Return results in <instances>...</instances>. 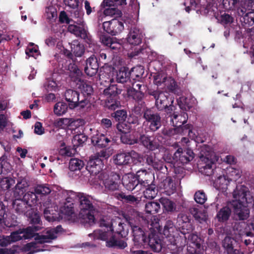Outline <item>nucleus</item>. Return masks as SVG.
Returning a JSON list of instances; mask_svg holds the SVG:
<instances>
[{
    "mask_svg": "<svg viewBox=\"0 0 254 254\" xmlns=\"http://www.w3.org/2000/svg\"><path fill=\"white\" fill-rule=\"evenodd\" d=\"M233 196L235 199L217 211L215 218L219 223L227 222L232 213L231 208L239 220H245L249 217V207L253 205L254 199L248 189L244 185L237 186Z\"/></svg>",
    "mask_w": 254,
    "mask_h": 254,
    "instance_id": "f257e3e1",
    "label": "nucleus"
},
{
    "mask_svg": "<svg viewBox=\"0 0 254 254\" xmlns=\"http://www.w3.org/2000/svg\"><path fill=\"white\" fill-rule=\"evenodd\" d=\"M79 217L80 223L85 227L91 226L95 224V218L94 213L96 208L93 205V198L88 194L83 192L79 193Z\"/></svg>",
    "mask_w": 254,
    "mask_h": 254,
    "instance_id": "f03ea898",
    "label": "nucleus"
},
{
    "mask_svg": "<svg viewBox=\"0 0 254 254\" xmlns=\"http://www.w3.org/2000/svg\"><path fill=\"white\" fill-rule=\"evenodd\" d=\"M124 217L131 227L134 241L145 243L146 235L142 225L146 220L142 215L134 209H131L124 214Z\"/></svg>",
    "mask_w": 254,
    "mask_h": 254,
    "instance_id": "7ed1b4c3",
    "label": "nucleus"
},
{
    "mask_svg": "<svg viewBox=\"0 0 254 254\" xmlns=\"http://www.w3.org/2000/svg\"><path fill=\"white\" fill-rule=\"evenodd\" d=\"M211 154L210 149L208 147L201 149L199 157L205 165L199 167V171L202 174L209 177V180L211 181L220 173H223V171L221 168L216 167V163L211 159Z\"/></svg>",
    "mask_w": 254,
    "mask_h": 254,
    "instance_id": "20e7f679",
    "label": "nucleus"
},
{
    "mask_svg": "<svg viewBox=\"0 0 254 254\" xmlns=\"http://www.w3.org/2000/svg\"><path fill=\"white\" fill-rule=\"evenodd\" d=\"M143 118L146 125L152 132L158 130L161 127V118L159 113L150 109H146L143 112Z\"/></svg>",
    "mask_w": 254,
    "mask_h": 254,
    "instance_id": "39448f33",
    "label": "nucleus"
},
{
    "mask_svg": "<svg viewBox=\"0 0 254 254\" xmlns=\"http://www.w3.org/2000/svg\"><path fill=\"white\" fill-rule=\"evenodd\" d=\"M102 27L107 33L116 36L124 29V21L122 18H114L110 21L104 22Z\"/></svg>",
    "mask_w": 254,
    "mask_h": 254,
    "instance_id": "423d86ee",
    "label": "nucleus"
},
{
    "mask_svg": "<svg viewBox=\"0 0 254 254\" xmlns=\"http://www.w3.org/2000/svg\"><path fill=\"white\" fill-rule=\"evenodd\" d=\"M194 154L193 151L189 148L183 149L179 147L172 156V160L174 161H180L182 164H187L191 161L194 158ZM172 158L170 157L169 162H172Z\"/></svg>",
    "mask_w": 254,
    "mask_h": 254,
    "instance_id": "0eeeda50",
    "label": "nucleus"
},
{
    "mask_svg": "<svg viewBox=\"0 0 254 254\" xmlns=\"http://www.w3.org/2000/svg\"><path fill=\"white\" fill-rule=\"evenodd\" d=\"M138 143L143 145L146 149L154 151L159 149L160 151L166 150V148L160 145L155 139L153 136H149L146 134H140L138 137Z\"/></svg>",
    "mask_w": 254,
    "mask_h": 254,
    "instance_id": "6e6552de",
    "label": "nucleus"
},
{
    "mask_svg": "<svg viewBox=\"0 0 254 254\" xmlns=\"http://www.w3.org/2000/svg\"><path fill=\"white\" fill-rule=\"evenodd\" d=\"M86 65L84 67L85 73L89 76L92 77L97 73L100 66V58L95 55H91L86 60Z\"/></svg>",
    "mask_w": 254,
    "mask_h": 254,
    "instance_id": "1a4fd4ad",
    "label": "nucleus"
},
{
    "mask_svg": "<svg viewBox=\"0 0 254 254\" xmlns=\"http://www.w3.org/2000/svg\"><path fill=\"white\" fill-rule=\"evenodd\" d=\"M104 164L102 159L96 158L94 156H91L87 163L86 169L91 175H96L102 170Z\"/></svg>",
    "mask_w": 254,
    "mask_h": 254,
    "instance_id": "9d476101",
    "label": "nucleus"
},
{
    "mask_svg": "<svg viewBox=\"0 0 254 254\" xmlns=\"http://www.w3.org/2000/svg\"><path fill=\"white\" fill-rule=\"evenodd\" d=\"M67 30L69 32L73 34L76 37H79L84 39L88 43H90L92 42L91 35L83 27L74 24H69L68 26Z\"/></svg>",
    "mask_w": 254,
    "mask_h": 254,
    "instance_id": "9b49d317",
    "label": "nucleus"
},
{
    "mask_svg": "<svg viewBox=\"0 0 254 254\" xmlns=\"http://www.w3.org/2000/svg\"><path fill=\"white\" fill-rule=\"evenodd\" d=\"M143 37L141 30L134 26L131 27L127 39L129 44L138 46L141 43Z\"/></svg>",
    "mask_w": 254,
    "mask_h": 254,
    "instance_id": "f8f14e48",
    "label": "nucleus"
},
{
    "mask_svg": "<svg viewBox=\"0 0 254 254\" xmlns=\"http://www.w3.org/2000/svg\"><path fill=\"white\" fill-rule=\"evenodd\" d=\"M120 181V175L115 172H112L108 177L103 181V183L106 189L114 191L118 189Z\"/></svg>",
    "mask_w": 254,
    "mask_h": 254,
    "instance_id": "ddd939ff",
    "label": "nucleus"
},
{
    "mask_svg": "<svg viewBox=\"0 0 254 254\" xmlns=\"http://www.w3.org/2000/svg\"><path fill=\"white\" fill-rule=\"evenodd\" d=\"M177 185L175 180L168 177L161 183L160 188L163 190V193L167 195H171L176 191Z\"/></svg>",
    "mask_w": 254,
    "mask_h": 254,
    "instance_id": "4468645a",
    "label": "nucleus"
},
{
    "mask_svg": "<svg viewBox=\"0 0 254 254\" xmlns=\"http://www.w3.org/2000/svg\"><path fill=\"white\" fill-rule=\"evenodd\" d=\"M211 181L213 182L214 187L216 190L222 192L226 191L230 182L228 177L224 175L223 173H220V175H218L216 178H214Z\"/></svg>",
    "mask_w": 254,
    "mask_h": 254,
    "instance_id": "2eb2a0df",
    "label": "nucleus"
},
{
    "mask_svg": "<svg viewBox=\"0 0 254 254\" xmlns=\"http://www.w3.org/2000/svg\"><path fill=\"white\" fill-rule=\"evenodd\" d=\"M135 177L137 179L138 184L142 187L143 186H148L149 183L152 181H154V175L144 169L138 170L136 172Z\"/></svg>",
    "mask_w": 254,
    "mask_h": 254,
    "instance_id": "dca6fc26",
    "label": "nucleus"
},
{
    "mask_svg": "<svg viewBox=\"0 0 254 254\" xmlns=\"http://www.w3.org/2000/svg\"><path fill=\"white\" fill-rule=\"evenodd\" d=\"M161 240L159 236L155 232L150 233L146 239L145 243H147L150 247L155 252L159 251L161 249V245L160 244Z\"/></svg>",
    "mask_w": 254,
    "mask_h": 254,
    "instance_id": "f3484780",
    "label": "nucleus"
},
{
    "mask_svg": "<svg viewBox=\"0 0 254 254\" xmlns=\"http://www.w3.org/2000/svg\"><path fill=\"white\" fill-rule=\"evenodd\" d=\"M122 184L126 190L132 191L139 185L134 175L128 174L122 178Z\"/></svg>",
    "mask_w": 254,
    "mask_h": 254,
    "instance_id": "a211bd4d",
    "label": "nucleus"
},
{
    "mask_svg": "<svg viewBox=\"0 0 254 254\" xmlns=\"http://www.w3.org/2000/svg\"><path fill=\"white\" fill-rule=\"evenodd\" d=\"M155 105L159 110H163L171 106L173 103L172 96H154Z\"/></svg>",
    "mask_w": 254,
    "mask_h": 254,
    "instance_id": "6ab92c4d",
    "label": "nucleus"
},
{
    "mask_svg": "<svg viewBox=\"0 0 254 254\" xmlns=\"http://www.w3.org/2000/svg\"><path fill=\"white\" fill-rule=\"evenodd\" d=\"M91 141L94 146L100 148H105L111 142V140L105 134L98 133L92 137Z\"/></svg>",
    "mask_w": 254,
    "mask_h": 254,
    "instance_id": "aec40b11",
    "label": "nucleus"
},
{
    "mask_svg": "<svg viewBox=\"0 0 254 254\" xmlns=\"http://www.w3.org/2000/svg\"><path fill=\"white\" fill-rule=\"evenodd\" d=\"M13 207L17 214L25 216L30 210V207L22 199H15L13 202Z\"/></svg>",
    "mask_w": 254,
    "mask_h": 254,
    "instance_id": "412c9836",
    "label": "nucleus"
},
{
    "mask_svg": "<svg viewBox=\"0 0 254 254\" xmlns=\"http://www.w3.org/2000/svg\"><path fill=\"white\" fill-rule=\"evenodd\" d=\"M80 96H73L72 98H67L65 100L68 102V106L70 109L75 108H79V109L84 108L88 104V101L87 99H82L79 101Z\"/></svg>",
    "mask_w": 254,
    "mask_h": 254,
    "instance_id": "4be33fe9",
    "label": "nucleus"
},
{
    "mask_svg": "<svg viewBox=\"0 0 254 254\" xmlns=\"http://www.w3.org/2000/svg\"><path fill=\"white\" fill-rule=\"evenodd\" d=\"M188 119V114L183 111L181 112L180 114H173L171 117L170 121L174 127L178 128L182 125H184V124H185L187 122Z\"/></svg>",
    "mask_w": 254,
    "mask_h": 254,
    "instance_id": "5701e85b",
    "label": "nucleus"
},
{
    "mask_svg": "<svg viewBox=\"0 0 254 254\" xmlns=\"http://www.w3.org/2000/svg\"><path fill=\"white\" fill-rule=\"evenodd\" d=\"M177 100L181 109L188 111L193 107L195 99L194 96H180Z\"/></svg>",
    "mask_w": 254,
    "mask_h": 254,
    "instance_id": "b1692460",
    "label": "nucleus"
},
{
    "mask_svg": "<svg viewBox=\"0 0 254 254\" xmlns=\"http://www.w3.org/2000/svg\"><path fill=\"white\" fill-rule=\"evenodd\" d=\"M132 161V158L129 153H120L115 156L114 162L118 166L129 165Z\"/></svg>",
    "mask_w": 254,
    "mask_h": 254,
    "instance_id": "393cba45",
    "label": "nucleus"
},
{
    "mask_svg": "<svg viewBox=\"0 0 254 254\" xmlns=\"http://www.w3.org/2000/svg\"><path fill=\"white\" fill-rule=\"evenodd\" d=\"M177 222L182 230H191L192 225L190 215L184 213L180 214L178 217Z\"/></svg>",
    "mask_w": 254,
    "mask_h": 254,
    "instance_id": "a878e982",
    "label": "nucleus"
},
{
    "mask_svg": "<svg viewBox=\"0 0 254 254\" xmlns=\"http://www.w3.org/2000/svg\"><path fill=\"white\" fill-rule=\"evenodd\" d=\"M241 12L242 15L240 17V21L243 26L246 28L253 26L254 24V11L246 13L242 10Z\"/></svg>",
    "mask_w": 254,
    "mask_h": 254,
    "instance_id": "bb28decb",
    "label": "nucleus"
},
{
    "mask_svg": "<svg viewBox=\"0 0 254 254\" xmlns=\"http://www.w3.org/2000/svg\"><path fill=\"white\" fill-rule=\"evenodd\" d=\"M26 216L28 217V220L32 226L40 225L41 228H42V223L41 220V218L39 212H38L37 210H29Z\"/></svg>",
    "mask_w": 254,
    "mask_h": 254,
    "instance_id": "cd10ccee",
    "label": "nucleus"
},
{
    "mask_svg": "<svg viewBox=\"0 0 254 254\" xmlns=\"http://www.w3.org/2000/svg\"><path fill=\"white\" fill-rule=\"evenodd\" d=\"M119 96H108L105 102V107L114 111L121 106Z\"/></svg>",
    "mask_w": 254,
    "mask_h": 254,
    "instance_id": "c85d7f7f",
    "label": "nucleus"
},
{
    "mask_svg": "<svg viewBox=\"0 0 254 254\" xmlns=\"http://www.w3.org/2000/svg\"><path fill=\"white\" fill-rule=\"evenodd\" d=\"M145 190L143 191L144 196L147 199H152L155 197L158 193V189L156 185L154 183V181H151L148 186H143Z\"/></svg>",
    "mask_w": 254,
    "mask_h": 254,
    "instance_id": "c756f323",
    "label": "nucleus"
},
{
    "mask_svg": "<svg viewBox=\"0 0 254 254\" xmlns=\"http://www.w3.org/2000/svg\"><path fill=\"white\" fill-rule=\"evenodd\" d=\"M130 79L129 68L123 66L117 73L116 80L119 83H124Z\"/></svg>",
    "mask_w": 254,
    "mask_h": 254,
    "instance_id": "7c9ffc66",
    "label": "nucleus"
},
{
    "mask_svg": "<svg viewBox=\"0 0 254 254\" xmlns=\"http://www.w3.org/2000/svg\"><path fill=\"white\" fill-rule=\"evenodd\" d=\"M190 213L193 215L195 219L200 223L206 222L208 214L205 210H199L196 208L190 209Z\"/></svg>",
    "mask_w": 254,
    "mask_h": 254,
    "instance_id": "2f4dec72",
    "label": "nucleus"
},
{
    "mask_svg": "<svg viewBox=\"0 0 254 254\" xmlns=\"http://www.w3.org/2000/svg\"><path fill=\"white\" fill-rule=\"evenodd\" d=\"M68 70L69 71V76L73 81L76 82L81 78L82 72L75 63L69 64L68 65Z\"/></svg>",
    "mask_w": 254,
    "mask_h": 254,
    "instance_id": "473e14b6",
    "label": "nucleus"
},
{
    "mask_svg": "<svg viewBox=\"0 0 254 254\" xmlns=\"http://www.w3.org/2000/svg\"><path fill=\"white\" fill-rule=\"evenodd\" d=\"M166 86L168 91L174 94H178L181 92V90L178 86L175 80L171 76L168 77L164 85Z\"/></svg>",
    "mask_w": 254,
    "mask_h": 254,
    "instance_id": "72a5a7b5",
    "label": "nucleus"
},
{
    "mask_svg": "<svg viewBox=\"0 0 254 254\" xmlns=\"http://www.w3.org/2000/svg\"><path fill=\"white\" fill-rule=\"evenodd\" d=\"M76 85L83 95H91L93 92L92 86L85 82L81 78L77 80Z\"/></svg>",
    "mask_w": 254,
    "mask_h": 254,
    "instance_id": "f704fd0d",
    "label": "nucleus"
},
{
    "mask_svg": "<svg viewBox=\"0 0 254 254\" xmlns=\"http://www.w3.org/2000/svg\"><path fill=\"white\" fill-rule=\"evenodd\" d=\"M129 72L130 79L139 81L143 77L144 69L143 66L138 65L131 68Z\"/></svg>",
    "mask_w": 254,
    "mask_h": 254,
    "instance_id": "c9c22d12",
    "label": "nucleus"
},
{
    "mask_svg": "<svg viewBox=\"0 0 254 254\" xmlns=\"http://www.w3.org/2000/svg\"><path fill=\"white\" fill-rule=\"evenodd\" d=\"M79 192H76L72 190H64L62 192L63 195L65 199L64 203L73 204L74 202L78 200Z\"/></svg>",
    "mask_w": 254,
    "mask_h": 254,
    "instance_id": "e433bc0d",
    "label": "nucleus"
},
{
    "mask_svg": "<svg viewBox=\"0 0 254 254\" xmlns=\"http://www.w3.org/2000/svg\"><path fill=\"white\" fill-rule=\"evenodd\" d=\"M103 13L105 16H109L114 17V18H121L122 16V12L119 9L115 7L114 5L106 6Z\"/></svg>",
    "mask_w": 254,
    "mask_h": 254,
    "instance_id": "4c0bfd02",
    "label": "nucleus"
},
{
    "mask_svg": "<svg viewBox=\"0 0 254 254\" xmlns=\"http://www.w3.org/2000/svg\"><path fill=\"white\" fill-rule=\"evenodd\" d=\"M145 89L144 85L133 83L132 87L127 89V95H144L143 90Z\"/></svg>",
    "mask_w": 254,
    "mask_h": 254,
    "instance_id": "58836bf2",
    "label": "nucleus"
},
{
    "mask_svg": "<svg viewBox=\"0 0 254 254\" xmlns=\"http://www.w3.org/2000/svg\"><path fill=\"white\" fill-rule=\"evenodd\" d=\"M16 222L10 223L7 219L6 208L2 202H0V224H3L7 227H12L15 225Z\"/></svg>",
    "mask_w": 254,
    "mask_h": 254,
    "instance_id": "ea45409f",
    "label": "nucleus"
},
{
    "mask_svg": "<svg viewBox=\"0 0 254 254\" xmlns=\"http://www.w3.org/2000/svg\"><path fill=\"white\" fill-rule=\"evenodd\" d=\"M30 207V209H34L32 206L35 205L37 201V196L35 192L28 191L26 193L22 198Z\"/></svg>",
    "mask_w": 254,
    "mask_h": 254,
    "instance_id": "a19ab883",
    "label": "nucleus"
},
{
    "mask_svg": "<svg viewBox=\"0 0 254 254\" xmlns=\"http://www.w3.org/2000/svg\"><path fill=\"white\" fill-rule=\"evenodd\" d=\"M41 229V227L38 226H31L27 227L25 229L21 230V233L23 234V238L25 240L33 237L35 232Z\"/></svg>",
    "mask_w": 254,
    "mask_h": 254,
    "instance_id": "79ce46f5",
    "label": "nucleus"
},
{
    "mask_svg": "<svg viewBox=\"0 0 254 254\" xmlns=\"http://www.w3.org/2000/svg\"><path fill=\"white\" fill-rule=\"evenodd\" d=\"M160 209V204L159 202L150 201L146 203L145 211L148 214H155L158 212Z\"/></svg>",
    "mask_w": 254,
    "mask_h": 254,
    "instance_id": "37998d69",
    "label": "nucleus"
},
{
    "mask_svg": "<svg viewBox=\"0 0 254 254\" xmlns=\"http://www.w3.org/2000/svg\"><path fill=\"white\" fill-rule=\"evenodd\" d=\"M193 128V127L191 124H184V125L177 128V133L184 135L188 134L190 137L194 138L195 135L192 131Z\"/></svg>",
    "mask_w": 254,
    "mask_h": 254,
    "instance_id": "c03bdc74",
    "label": "nucleus"
},
{
    "mask_svg": "<svg viewBox=\"0 0 254 254\" xmlns=\"http://www.w3.org/2000/svg\"><path fill=\"white\" fill-rule=\"evenodd\" d=\"M84 166V162L79 159L71 158L69 163V169L71 171L80 170Z\"/></svg>",
    "mask_w": 254,
    "mask_h": 254,
    "instance_id": "a18cd8bd",
    "label": "nucleus"
},
{
    "mask_svg": "<svg viewBox=\"0 0 254 254\" xmlns=\"http://www.w3.org/2000/svg\"><path fill=\"white\" fill-rule=\"evenodd\" d=\"M160 202L166 211L172 212L176 210V205L175 203L169 199L161 198L160 199Z\"/></svg>",
    "mask_w": 254,
    "mask_h": 254,
    "instance_id": "49530a36",
    "label": "nucleus"
},
{
    "mask_svg": "<svg viewBox=\"0 0 254 254\" xmlns=\"http://www.w3.org/2000/svg\"><path fill=\"white\" fill-rule=\"evenodd\" d=\"M168 77L164 72H157L153 76V83L157 86L165 85Z\"/></svg>",
    "mask_w": 254,
    "mask_h": 254,
    "instance_id": "de8ad7c7",
    "label": "nucleus"
},
{
    "mask_svg": "<svg viewBox=\"0 0 254 254\" xmlns=\"http://www.w3.org/2000/svg\"><path fill=\"white\" fill-rule=\"evenodd\" d=\"M29 183L27 180L24 178H19L17 180V184L15 186V190H19L18 193H23L26 190V189L29 187Z\"/></svg>",
    "mask_w": 254,
    "mask_h": 254,
    "instance_id": "09e8293b",
    "label": "nucleus"
},
{
    "mask_svg": "<svg viewBox=\"0 0 254 254\" xmlns=\"http://www.w3.org/2000/svg\"><path fill=\"white\" fill-rule=\"evenodd\" d=\"M233 240L230 237H226L222 242V246L227 252V254H234L235 250L234 249Z\"/></svg>",
    "mask_w": 254,
    "mask_h": 254,
    "instance_id": "8fccbe9b",
    "label": "nucleus"
},
{
    "mask_svg": "<svg viewBox=\"0 0 254 254\" xmlns=\"http://www.w3.org/2000/svg\"><path fill=\"white\" fill-rule=\"evenodd\" d=\"M68 106L66 103L63 102H59L56 103L54 108L55 114L61 116L66 113Z\"/></svg>",
    "mask_w": 254,
    "mask_h": 254,
    "instance_id": "3c124183",
    "label": "nucleus"
},
{
    "mask_svg": "<svg viewBox=\"0 0 254 254\" xmlns=\"http://www.w3.org/2000/svg\"><path fill=\"white\" fill-rule=\"evenodd\" d=\"M15 184V180L11 177H5L0 181V187L1 190H9Z\"/></svg>",
    "mask_w": 254,
    "mask_h": 254,
    "instance_id": "603ef678",
    "label": "nucleus"
},
{
    "mask_svg": "<svg viewBox=\"0 0 254 254\" xmlns=\"http://www.w3.org/2000/svg\"><path fill=\"white\" fill-rule=\"evenodd\" d=\"M87 139V136L85 134L80 133L73 136L72 143L74 146L78 147L82 145Z\"/></svg>",
    "mask_w": 254,
    "mask_h": 254,
    "instance_id": "864d4df0",
    "label": "nucleus"
},
{
    "mask_svg": "<svg viewBox=\"0 0 254 254\" xmlns=\"http://www.w3.org/2000/svg\"><path fill=\"white\" fill-rule=\"evenodd\" d=\"M44 87L48 92L59 90V86L56 81L51 78L47 79L44 84Z\"/></svg>",
    "mask_w": 254,
    "mask_h": 254,
    "instance_id": "5fc2aeb1",
    "label": "nucleus"
},
{
    "mask_svg": "<svg viewBox=\"0 0 254 254\" xmlns=\"http://www.w3.org/2000/svg\"><path fill=\"white\" fill-rule=\"evenodd\" d=\"M176 227L173 221L168 220L166 222L164 227L163 234L167 237H172V233L174 232Z\"/></svg>",
    "mask_w": 254,
    "mask_h": 254,
    "instance_id": "6e6d98bb",
    "label": "nucleus"
},
{
    "mask_svg": "<svg viewBox=\"0 0 254 254\" xmlns=\"http://www.w3.org/2000/svg\"><path fill=\"white\" fill-rule=\"evenodd\" d=\"M34 191L36 194L46 195L51 192V190L47 185H39L34 188Z\"/></svg>",
    "mask_w": 254,
    "mask_h": 254,
    "instance_id": "4d7b16f0",
    "label": "nucleus"
},
{
    "mask_svg": "<svg viewBox=\"0 0 254 254\" xmlns=\"http://www.w3.org/2000/svg\"><path fill=\"white\" fill-rule=\"evenodd\" d=\"M71 51L75 57H81L84 53L85 49L83 45L79 43L73 44L71 46Z\"/></svg>",
    "mask_w": 254,
    "mask_h": 254,
    "instance_id": "13d9d810",
    "label": "nucleus"
},
{
    "mask_svg": "<svg viewBox=\"0 0 254 254\" xmlns=\"http://www.w3.org/2000/svg\"><path fill=\"white\" fill-rule=\"evenodd\" d=\"M111 5L124 6L127 5V0H104L101 4L102 8Z\"/></svg>",
    "mask_w": 254,
    "mask_h": 254,
    "instance_id": "bf43d9fd",
    "label": "nucleus"
},
{
    "mask_svg": "<svg viewBox=\"0 0 254 254\" xmlns=\"http://www.w3.org/2000/svg\"><path fill=\"white\" fill-rule=\"evenodd\" d=\"M122 91L117 85H111L104 90V95H119L122 94Z\"/></svg>",
    "mask_w": 254,
    "mask_h": 254,
    "instance_id": "052dcab7",
    "label": "nucleus"
},
{
    "mask_svg": "<svg viewBox=\"0 0 254 254\" xmlns=\"http://www.w3.org/2000/svg\"><path fill=\"white\" fill-rule=\"evenodd\" d=\"M61 211L65 215L68 216H72L74 214V204L70 203H64L63 206L61 208Z\"/></svg>",
    "mask_w": 254,
    "mask_h": 254,
    "instance_id": "680f3d73",
    "label": "nucleus"
},
{
    "mask_svg": "<svg viewBox=\"0 0 254 254\" xmlns=\"http://www.w3.org/2000/svg\"><path fill=\"white\" fill-rule=\"evenodd\" d=\"M109 245L111 247L118 248L120 249H124L127 246V244L123 240L111 239L108 242Z\"/></svg>",
    "mask_w": 254,
    "mask_h": 254,
    "instance_id": "e2e57ef3",
    "label": "nucleus"
},
{
    "mask_svg": "<svg viewBox=\"0 0 254 254\" xmlns=\"http://www.w3.org/2000/svg\"><path fill=\"white\" fill-rule=\"evenodd\" d=\"M112 117H113L116 121L119 122H122L125 121L127 114V112L124 110H117L116 112L112 114Z\"/></svg>",
    "mask_w": 254,
    "mask_h": 254,
    "instance_id": "0e129e2a",
    "label": "nucleus"
},
{
    "mask_svg": "<svg viewBox=\"0 0 254 254\" xmlns=\"http://www.w3.org/2000/svg\"><path fill=\"white\" fill-rule=\"evenodd\" d=\"M168 243L167 244V247L168 249L172 251L173 253L178 252L179 251V247L177 245L176 240L175 239L174 236L170 237Z\"/></svg>",
    "mask_w": 254,
    "mask_h": 254,
    "instance_id": "69168bd1",
    "label": "nucleus"
},
{
    "mask_svg": "<svg viewBox=\"0 0 254 254\" xmlns=\"http://www.w3.org/2000/svg\"><path fill=\"white\" fill-rule=\"evenodd\" d=\"M194 199L197 203L202 204L205 203L207 198L203 191H197L194 195Z\"/></svg>",
    "mask_w": 254,
    "mask_h": 254,
    "instance_id": "338daca9",
    "label": "nucleus"
},
{
    "mask_svg": "<svg viewBox=\"0 0 254 254\" xmlns=\"http://www.w3.org/2000/svg\"><path fill=\"white\" fill-rule=\"evenodd\" d=\"M0 165L2 171H9L11 168V165L10 163L7 162V156L5 155H2L0 158Z\"/></svg>",
    "mask_w": 254,
    "mask_h": 254,
    "instance_id": "774afa93",
    "label": "nucleus"
}]
</instances>
